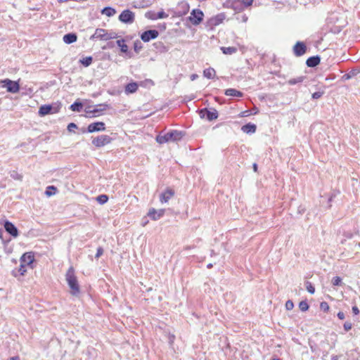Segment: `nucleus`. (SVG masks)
Instances as JSON below:
<instances>
[{"label":"nucleus","instance_id":"obj_1","mask_svg":"<svg viewBox=\"0 0 360 360\" xmlns=\"http://www.w3.org/2000/svg\"><path fill=\"white\" fill-rule=\"evenodd\" d=\"M65 280L68 284V286L70 288V293L73 296L79 295L80 292L79 285L77 279V277L75 275V271L73 267L70 266L66 274H65Z\"/></svg>","mask_w":360,"mask_h":360},{"label":"nucleus","instance_id":"obj_2","mask_svg":"<svg viewBox=\"0 0 360 360\" xmlns=\"http://www.w3.org/2000/svg\"><path fill=\"white\" fill-rule=\"evenodd\" d=\"M183 137V133L177 130H171L165 134H159L156 136V141L160 144L176 141Z\"/></svg>","mask_w":360,"mask_h":360},{"label":"nucleus","instance_id":"obj_3","mask_svg":"<svg viewBox=\"0 0 360 360\" xmlns=\"http://www.w3.org/2000/svg\"><path fill=\"white\" fill-rule=\"evenodd\" d=\"M2 87L6 88L7 91L12 94L18 93L20 90V85L18 82L5 79L1 81Z\"/></svg>","mask_w":360,"mask_h":360},{"label":"nucleus","instance_id":"obj_4","mask_svg":"<svg viewBox=\"0 0 360 360\" xmlns=\"http://www.w3.org/2000/svg\"><path fill=\"white\" fill-rule=\"evenodd\" d=\"M204 13L200 9H193L190 16L188 17V20L193 25H199L203 20Z\"/></svg>","mask_w":360,"mask_h":360},{"label":"nucleus","instance_id":"obj_5","mask_svg":"<svg viewBox=\"0 0 360 360\" xmlns=\"http://www.w3.org/2000/svg\"><path fill=\"white\" fill-rule=\"evenodd\" d=\"M135 19L134 13L130 10L123 11L119 15V20L125 24H131L134 22Z\"/></svg>","mask_w":360,"mask_h":360},{"label":"nucleus","instance_id":"obj_6","mask_svg":"<svg viewBox=\"0 0 360 360\" xmlns=\"http://www.w3.org/2000/svg\"><path fill=\"white\" fill-rule=\"evenodd\" d=\"M226 18V15L224 13H219L215 16L212 17L210 18L207 21V27H210V29H212L214 27H216L221 23L223 22Z\"/></svg>","mask_w":360,"mask_h":360},{"label":"nucleus","instance_id":"obj_7","mask_svg":"<svg viewBox=\"0 0 360 360\" xmlns=\"http://www.w3.org/2000/svg\"><path fill=\"white\" fill-rule=\"evenodd\" d=\"M112 141V139L108 135H100L96 138H94L92 141V143L98 147L104 146L108 143H110Z\"/></svg>","mask_w":360,"mask_h":360},{"label":"nucleus","instance_id":"obj_8","mask_svg":"<svg viewBox=\"0 0 360 360\" xmlns=\"http://www.w3.org/2000/svg\"><path fill=\"white\" fill-rule=\"evenodd\" d=\"M199 114L201 118H206L209 121L216 120L218 117V112L215 109L209 110L204 108L200 110Z\"/></svg>","mask_w":360,"mask_h":360},{"label":"nucleus","instance_id":"obj_9","mask_svg":"<svg viewBox=\"0 0 360 360\" xmlns=\"http://www.w3.org/2000/svg\"><path fill=\"white\" fill-rule=\"evenodd\" d=\"M159 35L158 31L156 30H149L143 32L141 34V39L144 42H148L151 39H156Z\"/></svg>","mask_w":360,"mask_h":360},{"label":"nucleus","instance_id":"obj_10","mask_svg":"<svg viewBox=\"0 0 360 360\" xmlns=\"http://www.w3.org/2000/svg\"><path fill=\"white\" fill-rule=\"evenodd\" d=\"M105 129V123L103 122H96L89 124L87 131L93 133L96 131H102Z\"/></svg>","mask_w":360,"mask_h":360},{"label":"nucleus","instance_id":"obj_11","mask_svg":"<svg viewBox=\"0 0 360 360\" xmlns=\"http://www.w3.org/2000/svg\"><path fill=\"white\" fill-rule=\"evenodd\" d=\"M108 32L104 29H96L94 34L91 37V39H98L101 40L107 41Z\"/></svg>","mask_w":360,"mask_h":360},{"label":"nucleus","instance_id":"obj_12","mask_svg":"<svg viewBox=\"0 0 360 360\" xmlns=\"http://www.w3.org/2000/svg\"><path fill=\"white\" fill-rule=\"evenodd\" d=\"M58 110L54 108L51 105H41L39 109V115L40 116H45L49 114L57 112Z\"/></svg>","mask_w":360,"mask_h":360},{"label":"nucleus","instance_id":"obj_13","mask_svg":"<svg viewBox=\"0 0 360 360\" xmlns=\"http://www.w3.org/2000/svg\"><path fill=\"white\" fill-rule=\"evenodd\" d=\"M165 214V210L164 209H160L158 210H155V208H151L149 210V212L148 213V217L154 220H158L160 219Z\"/></svg>","mask_w":360,"mask_h":360},{"label":"nucleus","instance_id":"obj_14","mask_svg":"<svg viewBox=\"0 0 360 360\" xmlns=\"http://www.w3.org/2000/svg\"><path fill=\"white\" fill-rule=\"evenodd\" d=\"M5 230L12 236L17 237L18 236V231L16 226L9 221H4Z\"/></svg>","mask_w":360,"mask_h":360},{"label":"nucleus","instance_id":"obj_15","mask_svg":"<svg viewBox=\"0 0 360 360\" xmlns=\"http://www.w3.org/2000/svg\"><path fill=\"white\" fill-rule=\"evenodd\" d=\"M293 51L296 56H301L305 53L307 47L303 42L297 41L294 46Z\"/></svg>","mask_w":360,"mask_h":360},{"label":"nucleus","instance_id":"obj_16","mask_svg":"<svg viewBox=\"0 0 360 360\" xmlns=\"http://www.w3.org/2000/svg\"><path fill=\"white\" fill-rule=\"evenodd\" d=\"M174 195V191L172 188H167L166 191L160 195V200L162 203H166Z\"/></svg>","mask_w":360,"mask_h":360},{"label":"nucleus","instance_id":"obj_17","mask_svg":"<svg viewBox=\"0 0 360 360\" xmlns=\"http://www.w3.org/2000/svg\"><path fill=\"white\" fill-rule=\"evenodd\" d=\"M33 261L34 255L32 252L25 253L20 258V263L25 264V266L31 265Z\"/></svg>","mask_w":360,"mask_h":360},{"label":"nucleus","instance_id":"obj_18","mask_svg":"<svg viewBox=\"0 0 360 360\" xmlns=\"http://www.w3.org/2000/svg\"><path fill=\"white\" fill-rule=\"evenodd\" d=\"M320 60L321 59L319 56H311L307 60L306 64L308 67L314 68L319 64Z\"/></svg>","mask_w":360,"mask_h":360},{"label":"nucleus","instance_id":"obj_19","mask_svg":"<svg viewBox=\"0 0 360 360\" xmlns=\"http://www.w3.org/2000/svg\"><path fill=\"white\" fill-rule=\"evenodd\" d=\"M63 39L65 44H70L77 41V36L75 33H68L63 36Z\"/></svg>","mask_w":360,"mask_h":360},{"label":"nucleus","instance_id":"obj_20","mask_svg":"<svg viewBox=\"0 0 360 360\" xmlns=\"http://www.w3.org/2000/svg\"><path fill=\"white\" fill-rule=\"evenodd\" d=\"M257 127L255 124L252 123H248L243 125L241 128L242 131L246 134H252L256 131Z\"/></svg>","mask_w":360,"mask_h":360},{"label":"nucleus","instance_id":"obj_21","mask_svg":"<svg viewBox=\"0 0 360 360\" xmlns=\"http://www.w3.org/2000/svg\"><path fill=\"white\" fill-rule=\"evenodd\" d=\"M138 89V84L136 82H131L127 84L125 86V92L127 94H132L136 91Z\"/></svg>","mask_w":360,"mask_h":360},{"label":"nucleus","instance_id":"obj_22","mask_svg":"<svg viewBox=\"0 0 360 360\" xmlns=\"http://www.w3.org/2000/svg\"><path fill=\"white\" fill-rule=\"evenodd\" d=\"M225 94L229 96L242 97L243 94L235 89H228L225 91Z\"/></svg>","mask_w":360,"mask_h":360},{"label":"nucleus","instance_id":"obj_23","mask_svg":"<svg viewBox=\"0 0 360 360\" xmlns=\"http://www.w3.org/2000/svg\"><path fill=\"white\" fill-rule=\"evenodd\" d=\"M101 13L107 15L108 17H111L116 13V10L111 7H105L102 9Z\"/></svg>","mask_w":360,"mask_h":360},{"label":"nucleus","instance_id":"obj_24","mask_svg":"<svg viewBox=\"0 0 360 360\" xmlns=\"http://www.w3.org/2000/svg\"><path fill=\"white\" fill-rule=\"evenodd\" d=\"M116 43L122 53H127L128 52V46L125 44L124 39L117 40Z\"/></svg>","mask_w":360,"mask_h":360},{"label":"nucleus","instance_id":"obj_25","mask_svg":"<svg viewBox=\"0 0 360 360\" xmlns=\"http://www.w3.org/2000/svg\"><path fill=\"white\" fill-rule=\"evenodd\" d=\"M358 73H359V70L357 69H353L351 71H349L348 73L345 74L342 76V79L344 80H348L354 76H356Z\"/></svg>","mask_w":360,"mask_h":360},{"label":"nucleus","instance_id":"obj_26","mask_svg":"<svg viewBox=\"0 0 360 360\" xmlns=\"http://www.w3.org/2000/svg\"><path fill=\"white\" fill-rule=\"evenodd\" d=\"M216 72L214 68H209L204 70L203 75L207 79H212L214 77Z\"/></svg>","mask_w":360,"mask_h":360},{"label":"nucleus","instance_id":"obj_27","mask_svg":"<svg viewBox=\"0 0 360 360\" xmlns=\"http://www.w3.org/2000/svg\"><path fill=\"white\" fill-rule=\"evenodd\" d=\"M221 50L222 51L223 53L224 54H229L231 55L237 51V49L233 46H229V47H221Z\"/></svg>","mask_w":360,"mask_h":360},{"label":"nucleus","instance_id":"obj_28","mask_svg":"<svg viewBox=\"0 0 360 360\" xmlns=\"http://www.w3.org/2000/svg\"><path fill=\"white\" fill-rule=\"evenodd\" d=\"M83 105L81 102L75 101L70 105V109L75 112H80L82 109Z\"/></svg>","mask_w":360,"mask_h":360},{"label":"nucleus","instance_id":"obj_29","mask_svg":"<svg viewBox=\"0 0 360 360\" xmlns=\"http://www.w3.org/2000/svg\"><path fill=\"white\" fill-rule=\"evenodd\" d=\"M304 78L305 77L304 76H300L297 78H292L288 81V84L290 85H295L297 83L302 82L304 81Z\"/></svg>","mask_w":360,"mask_h":360},{"label":"nucleus","instance_id":"obj_30","mask_svg":"<svg viewBox=\"0 0 360 360\" xmlns=\"http://www.w3.org/2000/svg\"><path fill=\"white\" fill-rule=\"evenodd\" d=\"M93 58L91 56H87L80 60V63L85 67L89 66L92 63Z\"/></svg>","mask_w":360,"mask_h":360},{"label":"nucleus","instance_id":"obj_31","mask_svg":"<svg viewBox=\"0 0 360 360\" xmlns=\"http://www.w3.org/2000/svg\"><path fill=\"white\" fill-rule=\"evenodd\" d=\"M56 191H57V188L55 186H49L47 187V188L45 191V194L47 196H51L56 193Z\"/></svg>","mask_w":360,"mask_h":360},{"label":"nucleus","instance_id":"obj_32","mask_svg":"<svg viewBox=\"0 0 360 360\" xmlns=\"http://www.w3.org/2000/svg\"><path fill=\"white\" fill-rule=\"evenodd\" d=\"M305 286H306L307 290L310 294H314L315 292V288L314 287V285H312V283L311 282L306 281L305 282Z\"/></svg>","mask_w":360,"mask_h":360},{"label":"nucleus","instance_id":"obj_33","mask_svg":"<svg viewBox=\"0 0 360 360\" xmlns=\"http://www.w3.org/2000/svg\"><path fill=\"white\" fill-rule=\"evenodd\" d=\"M97 106L101 107V108H94L92 110L93 114L100 112L105 110V108L107 107H108V105L105 103H101V104L98 105Z\"/></svg>","mask_w":360,"mask_h":360},{"label":"nucleus","instance_id":"obj_34","mask_svg":"<svg viewBox=\"0 0 360 360\" xmlns=\"http://www.w3.org/2000/svg\"><path fill=\"white\" fill-rule=\"evenodd\" d=\"M108 200V197L106 195H100L96 198V200L101 205L105 203Z\"/></svg>","mask_w":360,"mask_h":360},{"label":"nucleus","instance_id":"obj_35","mask_svg":"<svg viewBox=\"0 0 360 360\" xmlns=\"http://www.w3.org/2000/svg\"><path fill=\"white\" fill-rule=\"evenodd\" d=\"M299 308L302 311H306L309 309V304L306 301H302L299 304Z\"/></svg>","mask_w":360,"mask_h":360},{"label":"nucleus","instance_id":"obj_36","mask_svg":"<svg viewBox=\"0 0 360 360\" xmlns=\"http://www.w3.org/2000/svg\"><path fill=\"white\" fill-rule=\"evenodd\" d=\"M333 285H340L342 284V278L339 276H335L332 279Z\"/></svg>","mask_w":360,"mask_h":360},{"label":"nucleus","instance_id":"obj_37","mask_svg":"<svg viewBox=\"0 0 360 360\" xmlns=\"http://www.w3.org/2000/svg\"><path fill=\"white\" fill-rule=\"evenodd\" d=\"M134 49L136 53H139L142 49V45H141V41H135L134 44Z\"/></svg>","mask_w":360,"mask_h":360},{"label":"nucleus","instance_id":"obj_38","mask_svg":"<svg viewBox=\"0 0 360 360\" xmlns=\"http://www.w3.org/2000/svg\"><path fill=\"white\" fill-rule=\"evenodd\" d=\"M146 18L150 20H157L156 13L154 12H147L145 15Z\"/></svg>","mask_w":360,"mask_h":360},{"label":"nucleus","instance_id":"obj_39","mask_svg":"<svg viewBox=\"0 0 360 360\" xmlns=\"http://www.w3.org/2000/svg\"><path fill=\"white\" fill-rule=\"evenodd\" d=\"M157 19L166 18L168 17V14L164 12V11H160L156 13Z\"/></svg>","mask_w":360,"mask_h":360},{"label":"nucleus","instance_id":"obj_40","mask_svg":"<svg viewBox=\"0 0 360 360\" xmlns=\"http://www.w3.org/2000/svg\"><path fill=\"white\" fill-rule=\"evenodd\" d=\"M320 308L323 311H328L329 310V305L326 302H322L320 304Z\"/></svg>","mask_w":360,"mask_h":360},{"label":"nucleus","instance_id":"obj_41","mask_svg":"<svg viewBox=\"0 0 360 360\" xmlns=\"http://www.w3.org/2000/svg\"><path fill=\"white\" fill-rule=\"evenodd\" d=\"M285 309L287 310H291L293 309L294 307V304L292 302V301L291 300H288L286 302H285Z\"/></svg>","mask_w":360,"mask_h":360},{"label":"nucleus","instance_id":"obj_42","mask_svg":"<svg viewBox=\"0 0 360 360\" xmlns=\"http://www.w3.org/2000/svg\"><path fill=\"white\" fill-rule=\"evenodd\" d=\"M323 93H324L323 91H316V92H314L312 94L311 97H312L313 99H318V98H321L323 96Z\"/></svg>","mask_w":360,"mask_h":360},{"label":"nucleus","instance_id":"obj_43","mask_svg":"<svg viewBox=\"0 0 360 360\" xmlns=\"http://www.w3.org/2000/svg\"><path fill=\"white\" fill-rule=\"evenodd\" d=\"M103 254V249L101 247L97 248V252L95 255L96 259H98Z\"/></svg>","mask_w":360,"mask_h":360},{"label":"nucleus","instance_id":"obj_44","mask_svg":"<svg viewBox=\"0 0 360 360\" xmlns=\"http://www.w3.org/2000/svg\"><path fill=\"white\" fill-rule=\"evenodd\" d=\"M240 1L245 7H248L252 4L253 0H240Z\"/></svg>","mask_w":360,"mask_h":360},{"label":"nucleus","instance_id":"obj_45","mask_svg":"<svg viewBox=\"0 0 360 360\" xmlns=\"http://www.w3.org/2000/svg\"><path fill=\"white\" fill-rule=\"evenodd\" d=\"M77 126L76 124L72 122V123H70L68 125V130L69 131H72L75 129H77Z\"/></svg>","mask_w":360,"mask_h":360},{"label":"nucleus","instance_id":"obj_46","mask_svg":"<svg viewBox=\"0 0 360 360\" xmlns=\"http://www.w3.org/2000/svg\"><path fill=\"white\" fill-rule=\"evenodd\" d=\"M26 266L21 263L20 266L19 268V271L21 275H24V274L26 272Z\"/></svg>","mask_w":360,"mask_h":360},{"label":"nucleus","instance_id":"obj_47","mask_svg":"<svg viewBox=\"0 0 360 360\" xmlns=\"http://www.w3.org/2000/svg\"><path fill=\"white\" fill-rule=\"evenodd\" d=\"M352 326V323H349V322H345V323H344V326H343L344 329H345L346 331H349V330H351Z\"/></svg>","mask_w":360,"mask_h":360},{"label":"nucleus","instance_id":"obj_48","mask_svg":"<svg viewBox=\"0 0 360 360\" xmlns=\"http://www.w3.org/2000/svg\"><path fill=\"white\" fill-rule=\"evenodd\" d=\"M117 38V34L115 32H110L108 33V40L110 39H115Z\"/></svg>","mask_w":360,"mask_h":360},{"label":"nucleus","instance_id":"obj_49","mask_svg":"<svg viewBox=\"0 0 360 360\" xmlns=\"http://www.w3.org/2000/svg\"><path fill=\"white\" fill-rule=\"evenodd\" d=\"M352 312L355 314V315H357L359 314V308L356 307V306H354L352 307Z\"/></svg>","mask_w":360,"mask_h":360},{"label":"nucleus","instance_id":"obj_50","mask_svg":"<svg viewBox=\"0 0 360 360\" xmlns=\"http://www.w3.org/2000/svg\"><path fill=\"white\" fill-rule=\"evenodd\" d=\"M337 316L340 320H343L345 317V314L342 311H339Z\"/></svg>","mask_w":360,"mask_h":360},{"label":"nucleus","instance_id":"obj_51","mask_svg":"<svg viewBox=\"0 0 360 360\" xmlns=\"http://www.w3.org/2000/svg\"><path fill=\"white\" fill-rule=\"evenodd\" d=\"M92 110L91 107H88L85 109V112L88 114H93Z\"/></svg>","mask_w":360,"mask_h":360},{"label":"nucleus","instance_id":"obj_52","mask_svg":"<svg viewBox=\"0 0 360 360\" xmlns=\"http://www.w3.org/2000/svg\"><path fill=\"white\" fill-rule=\"evenodd\" d=\"M174 335H170L169 338V343L172 344L174 340Z\"/></svg>","mask_w":360,"mask_h":360},{"label":"nucleus","instance_id":"obj_53","mask_svg":"<svg viewBox=\"0 0 360 360\" xmlns=\"http://www.w3.org/2000/svg\"><path fill=\"white\" fill-rule=\"evenodd\" d=\"M253 169L255 172L257 171V165L256 163L253 164Z\"/></svg>","mask_w":360,"mask_h":360},{"label":"nucleus","instance_id":"obj_54","mask_svg":"<svg viewBox=\"0 0 360 360\" xmlns=\"http://www.w3.org/2000/svg\"><path fill=\"white\" fill-rule=\"evenodd\" d=\"M8 360H20L18 356L11 357Z\"/></svg>","mask_w":360,"mask_h":360},{"label":"nucleus","instance_id":"obj_55","mask_svg":"<svg viewBox=\"0 0 360 360\" xmlns=\"http://www.w3.org/2000/svg\"><path fill=\"white\" fill-rule=\"evenodd\" d=\"M339 356L337 355L333 356L331 360H338Z\"/></svg>","mask_w":360,"mask_h":360},{"label":"nucleus","instance_id":"obj_56","mask_svg":"<svg viewBox=\"0 0 360 360\" xmlns=\"http://www.w3.org/2000/svg\"><path fill=\"white\" fill-rule=\"evenodd\" d=\"M328 352H323V359L324 357H326V356H328Z\"/></svg>","mask_w":360,"mask_h":360},{"label":"nucleus","instance_id":"obj_57","mask_svg":"<svg viewBox=\"0 0 360 360\" xmlns=\"http://www.w3.org/2000/svg\"><path fill=\"white\" fill-rule=\"evenodd\" d=\"M198 77V75H191V80H194L195 78Z\"/></svg>","mask_w":360,"mask_h":360},{"label":"nucleus","instance_id":"obj_58","mask_svg":"<svg viewBox=\"0 0 360 360\" xmlns=\"http://www.w3.org/2000/svg\"><path fill=\"white\" fill-rule=\"evenodd\" d=\"M311 352H315L316 351V349L313 346H311Z\"/></svg>","mask_w":360,"mask_h":360},{"label":"nucleus","instance_id":"obj_59","mask_svg":"<svg viewBox=\"0 0 360 360\" xmlns=\"http://www.w3.org/2000/svg\"><path fill=\"white\" fill-rule=\"evenodd\" d=\"M207 267L208 269L212 268V264H211V263H210V264H207Z\"/></svg>","mask_w":360,"mask_h":360},{"label":"nucleus","instance_id":"obj_60","mask_svg":"<svg viewBox=\"0 0 360 360\" xmlns=\"http://www.w3.org/2000/svg\"><path fill=\"white\" fill-rule=\"evenodd\" d=\"M272 360H281V359L278 358H274Z\"/></svg>","mask_w":360,"mask_h":360},{"label":"nucleus","instance_id":"obj_61","mask_svg":"<svg viewBox=\"0 0 360 360\" xmlns=\"http://www.w3.org/2000/svg\"><path fill=\"white\" fill-rule=\"evenodd\" d=\"M321 343H328V341L327 340L323 341Z\"/></svg>","mask_w":360,"mask_h":360},{"label":"nucleus","instance_id":"obj_62","mask_svg":"<svg viewBox=\"0 0 360 360\" xmlns=\"http://www.w3.org/2000/svg\"><path fill=\"white\" fill-rule=\"evenodd\" d=\"M331 200H332V197H330V198H329V201H331Z\"/></svg>","mask_w":360,"mask_h":360}]
</instances>
